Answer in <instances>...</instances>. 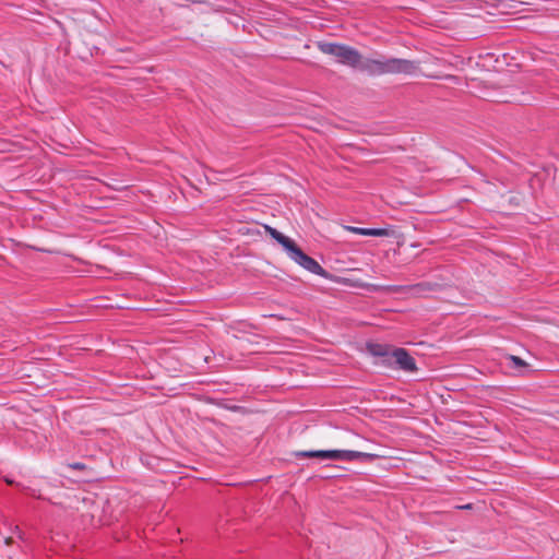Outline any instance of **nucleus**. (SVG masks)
<instances>
[{
    "label": "nucleus",
    "mask_w": 559,
    "mask_h": 559,
    "mask_svg": "<svg viewBox=\"0 0 559 559\" xmlns=\"http://www.w3.org/2000/svg\"><path fill=\"white\" fill-rule=\"evenodd\" d=\"M367 353L379 359L377 365L385 368L400 369L405 372L417 370L415 359L404 348H395L388 344L369 342L366 345Z\"/></svg>",
    "instance_id": "1"
},
{
    "label": "nucleus",
    "mask_w": 559,
    "mask_h": 559,
    "mask_svg": "<svg viewBox=\"0 0 559 559\" xmlns=\"http://www.w3.org/2000/svg\"><path fill=\"white\" fill-rule=\"evenodd\" d=\"M419 69L416 61L401 59V58H364L361 56V63L358 70L371 76L383 74H415Z\"/></svg>",
    "instance_id": "2"
},
{
    "label": "nucleus",
    "mask_w": 559,
    "mask_h": 559,
    "mask_svg": "<svg viewBox=\"0 0 559 559\" xmlns=\"http://www.w3.org/2000/svg\"><path fill=\"white\" fill-rule=\"evenodd\" d=\"M265 230L284 248L287 255L298 265L316 275L325 274L324 269L313 258L306 254L293 239L271 226H265Z\"/></svg>",
    "instance_id": "3"
},
{
    "label": "nucleus",
    "mask_w": 559,
    "mask_h": 559,
    "mask_svg": "<svg viewBox=\"0 0 559 559\" xmlns=\"http://www.w3.org/2000/svg\"><path fill=\"white\" fill-rule=\"evenodd\" d=\"M318 48L321 52L332 56L341 64L358 69L361 63L360 52L347 45L336 43H318Z\"/></svg>",
    "instance_id": "4"
},
{
    "label": "nucleus",
    "mask_w": 559,
    "mask_h": 559,
    "mask_svg": "<svg viewBox=\"0 0 559 559\" xmlns=\"http://www.w3.org/2000/svg\"><path fill=\"white\" fill-rule=\"evenodd\" d=\"M345 229L353 234L372 237H386L390 234L386 228H362L355 226H345Z\"/></svg>",
    "instance_id": "5"
},
{
    "label": "nucleus",
    "mask_w": 559,
    "mask_h": 559,
    "mask_svg": "<svg viewBox=\"0 0 559 559\" xmlns=\"http://www.w3.org/2000/svg\"><path fill=\"white\" fill-rule=\"evenodd\" d=\"M300 457H318L321 460H336L337 450H317V451H301L297 453Z\"/></svg>",
    "instance_id": "6"
},
{
    "label": "nucleus",
    "mask_w": 559,
    "mask_h": 559,
    "mask_svg": "<svg viewBox=\"0 0 559 559\" xmlns=\"http://www.w3.org/2000/svg\"><path fill=\"white\" fill-rule=\"evenodd\" d=\"M377 457H379V455H377V454H372V453H368V452L355 451V461L372 462Z\"/></svg>",
    "instance_id": "7"
},
{
    "label": "nucleus",
    "mask_w": 559,
    "mask_h": 559,
    "mask_svg": "<svg viewBox=\"0 0 559 559\" xmlns=\"http://www.w3.org/2000/svg\"><path fill=\"white\" fill-rule=\"evenodd\" d=\"M337 461H346V462L355 461V451L337 450Z\"/></svg>",
    "instance_id": "8"
},
{
    "label": "nucleus",
    "mask_w": 559,
    "mask_h": 559,
    "mask_svg": "<svg viewBox=\"0 0 559 559\" xmlns=\"http://www.w3.org/2000/svg\"><path fill=\"white\" fill-rule=\"evenodd\" d=\"M509 359H510V361H511V364H512L511 366H512L513 368H522V367H526V362H525L522 358H520V357H518V356H513V355H511V356L509 357Z\"/></svg>",
    "instance_id": "9"
},
{
    "label": "nucleus",
    "mask_w": 559,
    "mask_h": 559,
    "mask_svg": "<svg viewBox=\"0 0 559 559\" xmlns=\"http://www.w3.org/2000/svg\"><path fill=\"white\" fill-rule=\"evenodd\" d=\"M73 467L79 469V468H82V467H83V465H82V464H80V463H76V464H74V465H73Z\"/></svg>",
    "instance_id": "10"
}]
</instances>
